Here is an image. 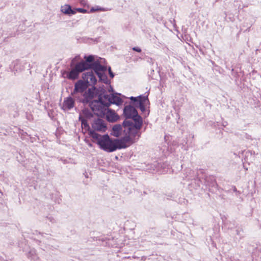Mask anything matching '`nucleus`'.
<instances>
[{"label": "nucleus", "mask_w": 261, "mask_h": 261, "mask_svg": "<svg viewBox=\"0 0 261 261\" xmlns=\"http://www.w3.org/2000/svg\"><path fill=\"white\" fill-rule=\"evenodd\" d=\"M89 134L102 150L111 152L117 149L115 139L112 140L108 135L101 136L93 130H89Z\"/></svg>", "instance_id": "nucleus-1"}, {"label": "nucleus", "mask_w": 261, "mask_h": 261, "mask_svg": "<svg viewBox=\"0 0 261 261\" xmlns=\"http://www.w3.org/2000/svg\"><path fill=\"white\" fill-rule=\"evenodd\" d=\"M143 124L142 120L133 122L131 120H125L123 122L124 132L134 141L137 142L141 136L140 129Z\"/></svg>", "instance_id": "nucleus-2"}, {"label": "nucleus", "mask_w": 261, "mask_h": 261, "mask_svg": "<svg viewBox=\"0 0 261 261\" xmlns=\"http://www.w3.org/2000/svg\"><path fill=\"white\" fill-rule=\"evenodd\" d=\"M103 92V88L97 89L94 87L85 91L81 95V96H79L77 99L79 102L83 103L84 105L89 104L90 105V103L93 101L92 99L94 98L97 97L98 99L99 97L102 96Z\"/></svg>", "instance_id": "nucleus-3"}, {"label": "nucleus", "mask_w": 261, "mask_h": 261, "mask_svg": "<svg viewBox=\"0 0 261 261\" xmlns=\"http://www.w3.org/2000/svg\"><path fill=\"white\" fill-rule=\"evenodd\" d=\"M106 103L103 96L99 97L98 100H94L90 103V107L97 116H105L109 107Z\"/></svg>", "instance_id": "nucleus-4"}, {"label": "nucleus", "mask_w": 261, "mask_h": 261, "mask_svg": "<svg viewBox=\"0 0 261 261\" xmlns=\"http://www.w3.org/2000/svg\"><path fill=\"white\" fill-rule=\"evenodd\" d=\"M123 114L126 118L125 120L132 119L133 122L142 120V118L138 114L136 109L132 106H126L123 110Z\"/></svg>", "instance_id": "nucleus-5"}, {"label": "nucleus", "mask_w": 261, "mask_h": 261, "mask_svg": "<svg viewBox=\"0 0 261 261\" xmlns=\"http://www.w3.org/2000/svg\"><path fill=\"white\" fill-rule=\"evenodd\" d=\"M102 96L105 102H106L109 107L111 104H115L117 106L120 105L122 103V99L117 95V94L111 93L108 94L106 91L103 89Z\"/></svg>", "instance_id": "nucleus-6"}, {"label": "nucleus", "mask_w": 261, "mask_h": 261, "mask_svg": "<svg viewBox=\"0 0 261 261\" xmlns=\"http://www.w3.org/2000/svg\"><path fill=\"white\" fill-rule=\"evenodd\" d=\"M84 63H77L71 71L67 73L66 77L71 80H74L79 77V74L86 70Z\"/></svg>", "instance_id": "nucleus-7"}, {"label": "nucleus", "mask_w": 261, "mask_h": 261, "mask_svg": "<svg viewBox=\"0 0 261 261\" xmlns=\"http://www.w3.org/2000/svg\"><path fill=\"white\" fill-rule=\"evenodd\" d=\"M88 87V86L84 80H79L74 85V90L71 93L72 95L75 98H77L80 94L81 95Z\"/></svg>", "instance_id": "nucleus-8"}, {"label": "nucleus", "mask_w": 261, "mask_h": 261, "mask_svg": "<svg viewBox=\"0 0 261 261\" xmlns=\"http://www.w3.org/2000/svg\"><path fill=\"white\" fill-rule=\"evenodd\" d=\"M115 141L117 149L125 148L135 143L126 133L124 137L120 139H115Z\"/></svg>", "instance_id": "nucleus-9"}, {"label": "nucleus", "mask_w": 261, "mask_h": 261, "mask_svg": "<svg viewBox=\"0 0 261 261\" xmlns=\"http://www.w3.org/2000/svg\"><path fill=\"white\" fill-rule=\"evenodd\" d=\"M92 127L93 131H98L100 132H105L107 129L105 121L100 118L95 119L92 124Z\"/></svg>", "instance_id": "nucleus-10"}, {"label": "nucleus", "mask_w": 261, "mask_h": 261, "mask_svg": "<svg viewBox=\"0 0 261 261\" xmlns=\"http://www.w3.org/2000/svg\"><path fill=\"white\" fill-rule=\"evenodd\" d=\"M82 77L88 87L94 85L97 82L96 76L92 71H89L83 73Z\"/></svg>", "instance_id": "nucleus-11"}, {"label": "nucleus", "mask_w": 261, "mask_h": 261, "mask_svg": "<svg viewBox=\"0 0 261 261\" xmlns=\"http://www.w3.org/2000/svg\"><path fill=\"white\" fill-rule=\"evenodd\" d=\"M91 69L94 70V72L98 75V73L104 72L107 70L106 66L101 65L98 61L93 63Z\"/></svg>", "instance_id": "nucleus-12"}, {"label": "nucleus", "mask_w": 261, "mask_h": 261, "mask_svg": "<svg viewBox=\"0 0 261 261\" xmlns=\"http://www.w3.org/2000/svg\"><path fill=\"white\" fill-rule=\"evenodd\" d=\"M105 115L107 120L111 122L116 121L119 118L118 116L115 111L109 109L107 110Z\"/></svg>", "instance_id": "nucleus-13"}, {"label": "nucleus", "mask_w": 261, "mask_h": 261, "mask_svg": "<svg viewBox=\"0 0 261 261\" xmlns=\"http://www.w3.org/2000/svg\"><path fill=\"white\" fill-rule=\"evenodd\" d=\"M130 99L135 102H138L139 105H147L149 103L147 96H132L130 97Z\"/></svg>", "instance_id": "nucleus-14"}, {"label": "nucleus", "mask_w": 261, "mask_h": 261, "mask_svg": "<svg viewBox=\"0 0 261 261\" xmlns=\"http://www.w3.org/2000/svg\"><path fill=\"white\" fill-rule=\"evenodd\" d=\"M85 61H81L79 62V63H84L85 65L86 70H88L91 69L92 64L93 62H94V58L92 55H89L88 56L85 57Z\"/></svg>", "instance_id": "nucleus-15"}, {"label": "nucleus", "mask_w": 261, "mask_h": 261, "mask_svg": "<svg viewBox=\"0 0 261 261\" xmlns=\"http://www.w3.org/2000/svg\"><path fill=\"white\" fill-rule=\"evenodd\" d=\"M61 12L68 15H72L75 14V11L74 10H72L71 7L69 5H64L62 6L61 7Z\"/></svg>", "instance_id": "nucleus-16"}, {"label": "nucleus", "mask_w": 261, "mask_h": 261, "mask_svg": "<svg viewBox=\"0 0 261 261\" xmlns=\"http://www.w3.org/2000/svg\"><path fill=\"white\" fill-rule=\"evenodd\" d=\"M122 130V126L120 124H116L113 127L111 135L118 137L120 136Z\"/></svg>", "instance_id": "nucleus-17"}, {"label": "nucleus", "mask_w": 261, "mask_h": 261, "mask_svg": "<svg viewBox=\"0 0 261 261\" xmlns=\"http://www.w3.org/2000/svg\"><path fill=\"white\" fill-rule=\"evenodd\" d=\"M74 102L73 98L69 97L64 100L63 107L66 109L70 110L74 107Z\"/></svg>", "instance_id": "nucleus-18"}, {"label": "nucleus", "mask_w": 261, "mask_h": 261, "mask_svg": "<svg viewBox=\"0 0 261 261\" xmlns=\"http://www.w3.org/2000/svg\"><path fill=\"white\" fill-rule=\"evenodd\" d=\"M99 77V79L100 81L102 82L103 83L108 84L109 83V81L108 79L107 76L104 73V72H101L100 73H98L97 75Z\"/></svg>", "instance_id": "nucleus-19"}, {"label": "nucleus", "mask_w": 261, "mask_h": 261, "mask_svg": "<svg viewBox=\"0 0 261 261\" xmlns=\"http://www.w3.org/2000/svg\"><path fill=\"white\" fill-rule=\"evenodd\" d=\"M36 255V251L32 249H31L30 251L29 252L28 256L29 258H30L31 259H34L35 256Z\"/></svg>", "instance_id": "nucleus-20"}, {"label": "nucleus", "mask_w": 261, "mask_h": 261, "mask_svg": "<svg viewBox=\"0 0 261 261\" xmlns=\"http://www.w3.org/2000/svg\"><path fill=\"white\" fill-rule=\"evenodd\" d=\"M79 120L81 121L82 125L84 126L85 127H89L87 120L83 118L81 115L79 117Z\"/></svg>", "instance_id": "nucleus-21"}, {"label": "nucleus", "mask_w": 261, "mask_h": 261, "mask_svg": "<svg viewBox=\"0 0 261 261\" xmlns=\"http://www.w3.org/2000/svg\"><path fill=\"white\" fill-rule=\"evenodd\" d=\"M103 10H104V9L103 8H101L99 7H97L96 8H94L93 7L91 8L90 12H95L96 11H103Z\"/></svg>", "instance_id": "nucleus-22"}, {"label": "nucleus", "mask_w": 261, "mask_h": 261, "mask_svg": "<svg viewBox=\"0 0 261 261\" xmlns=\"http://www.w3.org/2000/svg\"><path fill=\"white\" fill-rule=\"evenodd\" d=\"M76 11H77L79 12L85 13L87 12V10L83 8H77L75 10H74Z\"/></svg>", "instance_id": "nucleus-23"}, {"label": "nucleus", "mask_w": 261, "mask_h": 261, "mask_svg": "<svg viewBox=\"0 0 261 261\" xmlns=\"http://www.w3.org/2000/svg\"><path fill=\"white\" fill-rule=\"evenodd\" d=\"M146 105H139V108L142 112H144L146 110L145 107Z\"/></svg>", "instance_id": "nucleus-24"}, {"label": "nucleus", "mask_w": 261, "mask_h": 261, "mask_svg": "<svg viewBox=\"0 0 261 261\" xmlns=\"http://www.w3.org/2000/svg\"><path fill=\"white\" fill-rule=\"evenodd\" d=\"M109 70V74H110V77H111V78L114 77V73L112 72V70H111V67H110L109 68V70Z\"/></svg>", "instance_id": "nucleus-25"}, {"label": "nucleus", "mask_w": 261, "mask_h": 261, "mask_svg": "<svg viewBox=\"0 0 261 261\" xmlns=\"http://www.w3.org/2000/svg\"><path fill=\"white\" fill-rule=\"evenodd\" d=\"M133 50L134 51H137L138 53H140L141 51V48L139 47H134L133 48Z\"/></svg>", "instance_id": "nucleus-26"}, {"label": "nucleus", "mask_w": 261, "mask_h": 261, "mask_svg": "<svg viewBox=\"0 0 261 261\" xmlns=\"http://www.w3.org/2000/svg\"><path fill=\"white\" fill-rule=\"evenodd\" d=\"M84 1V0H82V2Z\"/></svg>", "instance_id": "nucleus-27"}]
</instances>
